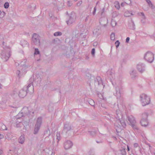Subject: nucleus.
Masks as SVG:
<instances>
[{
    "mask_svg": "<svg viewBox=\"0 0 155 155\" xmlns=\"http://www.w3.org/2000/svg\"><path fill=\"white\" fill-rule=\"evenodd\" d=\"M115 118H116L117 119V121L118 122V123H119L120 124V125L119 124V127L117 126V129H116L117 132H119V131L121 130V126H122L124 128L126 126V124L125 121V118L119 110H116Z\"/></svg>",
    "mask_w": 155,
    "mask_h": 155,
    "instance_id": "obj_1",
    "label": "nucleus"
},
{
    "mask_svg": "<svg viewBox=\"0 0 155 155\" xmlns=\"http://www.w3.org/2000/svg\"><path fill=\"white\" fill-rule=\"evenodd\" d=\"M124 94L122 87L120 85L117 86L115 88V91L114 93V95L117 97V99H122Z\"/></svg>",
    "mask_w": 155,
    "mask_h": 155,
    "instance_id": "obj_2",
    "label": "nucleus"
},
{
    "mask_svg": "<svg viewBox=\"0 0 155 155\" xmlns=\"http://www.w3.org/2000/svg\"><path fill=\"white\" fill-rule=\"evenodd\" d=\"M140 101L143 106L149 104L150 101V98L147 95L143 94L140 96Z\"/></svg>",
    "mask_w": 155,
    "mask_h": 155,
    "instance_id": "obj_3",
    "label": "nucleus"
},
{
    "mask_svg": "<svg viewBox=\"0 0 155 155\" xmlns=\"http://www.w3.org/2000/svg\"><path fill=\"white\" fill-rule=\"evenodd\" d=\"M1 53L2 58L5 61H7L10 56V49L8 48H3Z\"/></svg>",
    "mask_w": 155,
    "mask_h": 155,
    "instance_id": "obj_4",
    "label": "nucleus"
},
{
    "mask_svg": "<svg viewBox=\"0 0 155 155\" xmlns=\"http://www.w3.org/2000/svg\"><path fill=\"white\" fill-rule=\"evenodd\" d=\"M32 78H30L29 80L30 83H28V84L27 86L24 87L26 91H28V93L30 94L33 93L34 91V87L32 84Z\"/></svg>",
    "mask_w": 155,
    "mask_h": 155,
    "instance_id": "obj_5",
    "label": "nucleus"
},
{
    "mask_svg": "<svg viewBox=\"0 0 155 155\" xmlns=\"http://www.w3.org/2000/svg\"><path fill=\"white\" fill-rule=\"evenodd\" d=\"M144 58L149 63H152L154 59V54L151 52L148 51L145 54Z\"/></svg>",
    "mask_w": 155,
    "mask_h": 155,
    "instance_id": "obj_6",
    "label": "nucleus"
},
{
    "mask_svg": "<svg viewBox=\"0 0 155 155\" xmlns=\"http://www.w3.org/2000/svg\"><path fill=\"white\" fill-rule=\"evenodd\" d=\"M148 114L147 113H143L142 115V118L141 119L140 123L142 126L146 127L148 124V122L147 120V117Z\"/></svg>",
    "mask_w": 155,
    "mask_h": 155,
    "instance_id": "obj_7",
    "label": "nucleus"
},
{
    "mask_svg": "<svg viewBox=\"0 0 155 155\" xmlns=\"http://www.w3.org/2000/svg\"><path fill=\"white\" fill-rule=\"evenodd\" d=\"M73 130V127L71 124L67 122L64 124L63 131L66 134H68V135H69L71 130Z\"/></svg>",
    "mask_w": 155,
    "mask_h": 155,
    "instance_id": "obj_8",
    "label": "nucleus"
},
{
    "mask_svg": "<svg viewBox=\"0 0 155 155\" xmlns=\"http://www.w3.org/2000/svg\"><path fill=\"white\" fill-rule=\"evenodd\" d=\"M42 118L41 117H39L37 118L34 130V134H36L38 133L42 123Z\"/></svg>",
    "mask_w": 155,
    "mask_h": 155,
    "instance_id": "obj_9",
    "label": "nucleus"
},
{
    "mask_svg": "<svg viewBox=\"0 0 155 155\" xmlns=\"http://www.w3.org/2000/svg\"><path fill=\"white\" fill-rule=\"evenodd\" d=\"M76 14L74 12H72L69 16L68 20L66 21L67 25H70L74 23L76 20Z\"/></svg>",
    "mask_w": 155,
    "mask_h": 155,
    "instance_id": "obj_10",
    "label": "nucleus"
},
{
    "mask_svg": "<svg viewBox=\"0 0 155 155\" xmlns=\"http://www.w3.org/2000/svg\"><path fill=\"white\" fill-rule=\"evenodd\" d=\"M40 36L38 34L35 33L32 37V40L34 44L37 46L40 45Z\"/></svg>",
    "mask_w": 155,
    "mask_h": 155,
    "instance_id": "obj_11",
    "label": "nucleus"
},
{
    "mask_svg": "<svg viewBox=\"0 0 155 155\" xmlns=\"http://www.w3.org/2000/svg\"><path fill=\"white\" fill-rule=\"evenodd\" d=\"M33 79V82L35 83L37 85H39L41 81V78L40 77V76L38 74L35 75V77L34 78L31 77Z\"/></svg>",
    "mask_w": 155,
    "mask_h": 155,
    "instance_id": "obj_12",
    "label": "nucleus"
},
{
    "mask_svg": "<svg viewBox=\"0 0 155 155\" xmlns=\"http://www.w3.org/2000/svg\"><path fill=\"white\" fill-rule=\"evenodd\" d=\"M137 68L138 70L141 73H143L145 71V66L143 63H139L137 65Z\"/></svg>",
    "mask_w": 155,
    "mask_h": 155,
    "instance_id": "obj_13",
    "label": "nucleus"
},
{
    "mask_svg": "<svg viewBox=\"0 0 155 155\" xmlns=\"http://www.w3.org/2000/svg\"><path fill=\"white\" fill-rule=\"evenodd\" d=\"M94 81L95 86H98L100 85H103L102 81L100 77H97Z\"/></svg>",
    "mask_w": 155,
    "mask_h": 155,
    "instance_id": "obj_14",
    "label": "nucleus"
},
{
    "mask_svg": "<svg viewBox=\"0 0 155 155\" xmlns=\"http://www.w3.org/2000/svg\"><path fill=\"white\" fill-rule=\"evenodd\" d=\"M73 145V143L70 140H66L64 143V147L65 149L67 150L70 148Z\"/></svg>",
    "mask_w": 155,
    "mask_h": 155,
    "instance_id": "obj_15",
    "label": "nucleus"
},
{
    "mask_svg": "<svg viewBox=\"0 0 155 155\" xmlns=\"http://www.w3.org/2000/svg\"><path fill=\"white\" fill-rule=\"evenodd\" d=\"M28 91L23 87L19 92L18 96L20 98H23L25 97L27 94Z\"/></svg>",
    "mask_w": 155,
    "mask_h": 155,
    "instance_id": "obj_16",
    "label": "nucleus"
},
{
    "mask_svg": "<svg viewBox=\"0 0 155 155\" xmlns=\"http://www.w3.org/2000/svg\"><path fill=\"white\" fill-rule=\"evenodd\" d=\"M128 120L130 123V124L136 123L135 117L132 115L128 116L127 117Z\"/></svg>",
    "mask_w": 155,
    "mask_h": 155,
    "instance_id": "obj_17",
    "label": "nucleus"
},
{
    "mask_svg": "<svg viewBox=\"0 0 155 155\" xmlns=\"http://www.w3.org/2000/svg\"><path fill=\"white\" fill-rule=\"evenodd\" d=\"M22 111V113H23L24 117H27L28 118L31 112L29 111L28 108L26 107H24L23 108Z\"/></svg>",
    "mask_w": 155,
    "mask_h": 155,
    "instance_id": "obj_18",
    "label": "nucleus"
},
{
    "mask_svg": "<svg viewBox=\"0 0 155 155\" xmlns=\"http://www.w3.org/2000/svg\"><path fill=\"white\" fill-rule=\"evenodd\" d=\"M117 155H126L125 147L122 148L121 149L117 151Z\"/></svg>",
    "mask_w": 155,
    "mask_h": 155,
    "instance_id": "obj_19",
    "label": "nucleus"
},
{
    "mask_svg": "<svg viewBox=\"0 0 155 155\" xmlns=\"http://www.w3.org/2000/svg\"><path fill=\"white\" fill-rule=\"evenodd\" d=\"M25 140V135L23 134L19 137L18 140V142L19 143L23 144L24 143Z\"/></svg>",
    "mask_w": 155,
    "mask_h": 155,
    "instance_id": "obj_20",
    "label": "nucleus"
},
{
    "mask_svg": "<svg viewBox=\"0 0 155 155\" xmlns=\"http://www.w3.org/2000/svg\"><path fill=\"white\" fill-rule=\"evenodd\" d=\"M130 75L132 79H134L137 76L136 71L134 70H132L130 73Z\"/></svg>",
    "mask_w": 155,
    "mask_h": 155,
    "instance_id": "obj_21",
    "label": "nucleus"
},
{
    "mask_svg": "<svg viewBox=\"0 0 155 155\" xmlns=\"http://www.w3.org/2000/svg\"><path fill=\"white\" fill-rule=\"evenodd\" d=\"M130 125L135 131H137L138 132H139L140 131V130L137 126V123L135 124H133Z\"/></svg>",
    "mask_w": 155,
    "mask_h": 155,
    "instance_id": "obj_22",
    "label": "nucleus"
},
{
    "mask_svg": "<svg viewBox=\"0 0 155 155\" xmlns=\"http://www.w3.org/2000/svg\"><path fill=\"white\" fill-rule=\"evenodd\" d=\"M107 23V20L105 18H101L100 20V24L103 26H105Z\"/></svg>",
    "mask_w": 155,
    "mask_h": 155,
    "instance_id": "obj_23",
    "label": "nucleus"
},
{
    "mask_svg": "<svg viewBox=\"0 0 155 155\" xmlns=\"http://www.w3.org/2000/svg\"><path fill=\"white\" fill-rule=\"evenodd\" d=\"M128 26L129 28L131 29L134 30L135 29V25L133 21L129 23Z\"/></svg>",
    "mask_w": 155,
    "mask_h": 155,
    "instance_id": "obj_24",
    "label": "nucleus"
},
{
    "mask_svg": "<svg viewBox=\"0 0 155 155\" xmlns=\"http://www.w3.org/2000/svg\"><path fill=\"white\" fill-rule=\"evenodd\" d=\"M0 129L2 130H7V128L3 123H0Z\"/></svg>",
    "mask_w": 155,
    "mask_h": 155,
    "instance_id": "obj_25",
    "label": "nucleus"
},
{
    "mask_svg": "<svg viewBox=\"0 0 155 155\" xmlns=\"http://www.w3.org/2000/svg\"><path fill=\"white\" fill-rule=\"evenodd\" d=\"M107 75L108 76L109 78H110L113 77V76L114 75V73L112 72V70H109L107 72Z\"/></svg>",
    "mask_w": 155,
    "mask_h": 155,
    "instance_id": "obj_26",
    "label": "nucleus"
},
{
    "mask_svg": "<svg viewBox=\"0 0 155 155\" xmlns=\"http://www.w3.org/2000/svg\"><path fill=\"white\" fill-rule=\"evenodd\" d=\"M133 15L132 12L128 11H126L124 13V15L126 17H129Z\"/></svg>",
    "mask_w": 155,
    "mask_h": 155,
    "instance_id": "obj_27",
    "label": "nucleus"
},
{
    "mask_svg": "<svg viewBox=\"0 0 155 155\" xmlns=\"http://www.w3.org/2000/svg\"><path fill=\"white\" fill-rule=\"evenodd\" d=\"M88 132L93 137L95 136L97 134V131L95 130L92 131H88Z\"/></svg>",
    "mask_w": 155,
    "mask_h": 155,
    "instance_id": "obj_28",
    "label": "nucleus"
},
{
    "mask_svg": "<svg viewBox=\"0 0 155 155\" xmlns=\"http://www.w3.org/2000/svg\"><path fill=\"white\" fill-rule=\"evenodd\" d=\"M29 118H28V120L27 121H25L23 120L22 122V125L24 126V127H25L26 126H27L29 124Z\"/></svg>",
    "mask_w": 155,
    "mask_h": 155,
    "instance_id": "obj_29",
    "label": "nucleus"
},
{
    "mask_svg": "<svg viewBox=\"0 0 155 155\" xmlns=\"http://www.w3.org/2000/svg\"><path fill=\"white\" fill-rule=\"evenodd\" d=\"M114 6H115V7L117 9L119 10L120 8V4H119V2H114Z\"/></svg>",
    "mask_w": 155,
    "mask_h": 155,
    "instance_id": "obj_30",
    "label": "nucleus"
},
{
    "mask_svg": "<svg viewBox=\"0 0 155 155\" xmlns=\"http://www.w3.org/2000/svg\"><path fill=\"white\" fill-rule=\"evenodd\" d=\"M23 117H24L23 113H22V112H20L16 116V118L17 119H18Z\"/></svg>",
    "mask_w": 155,
    "mask_h": 155,
    "instance_id": "obj_31",
    "label": "nucleus"
},
{
    "mask_svg": "<svg viewBox=\"0 0 155 155\" xmlns=\"http://www.w3.org/2000/svg\"><path fill=\"white\" fill-rule=\"evenodd\" d=\"M21 45L23 47H24V46H25V45H28V42L26 41L25 40H22L21 41Z\"/></svg>",
    "mask_w": 155,
    "mask_h": 155,
    "instance_id": "obj_32",
    "label": "nucleus"
},
{
    "mask_svg": "<svg viewBox=\"0 0 155 155\" xmlns=\"http://www.w3.org/2000/svg\"><path fill=\"white\" fill-rule=\"evenodd\" d=\"M95 153L93 150L91 149L88 152L87 155H94Z\"/></svg>",
    "mask_w": 155,
    "mask_h": 155,
    "instance_id": "obj_33",
    "label": "nucleus"
},
{
    "mask_svg": "<svg viewBox=\"0 0 155 155\" xmlns=\"http://www.w3.org/2000/svg\"><path fill=\"white\" fill-rule=\"evenodd\" d=\"M105 9L104 8L101 11V15L102 16H104L105 15Z\"/></svg>",
    "mask_w": 155,
    "mask_h": 155,
    "instance_id": "obj_34",
    "label": "nucleus"
},
{
    "mask_svg": "<svg viewBox=\"0 0 155 155\" xmlns=\"http://www.w3.org/2000/svg\"><path fill=\"white\" fill-rule=\"evenodd\" d=\"M62 35V33L61 32L58 31L55 32L54 35L55 36H61Z\"/></svg>",
    "mask_w": 155,
    "mask_h": 155,
    "instance_id": "obj_35",
    "label": "nucleus"
},
{
    "mask_svg": "<svg viewBox=\"0 0 155 155\" xmlns=\"http://www.w3.org/2000/svg\"><path fill=\"white\" fill-rule=\"evenodd\" d=\"M146 2H147V3L148 4V5H149L150 7L152 8H153V5L152 4L151 1L150 0H146Z\"/></svg>",
    "mask_w": 155,
    "mask_h": 155,
    "instance_id": "obj_36",
    "label": "nucleus"
},
{
    "mask_svg": "<svg viewBox=\"0 0 155 155\" xmlns=\"http://www.w3.org/2000/svg\"><path fill=\"white\" fill-rule=\"evenodd\" d=\"M40 54V51H39L38 49L37 48H35L34 54L37 55V54Z\"/></svg>",
    "mask_w": 155,
    "mask_h": 155,
    "instance_id": "obj_37",
    "label": "nucleus"
},
{
    "mask_svg": "<svg viewBox=\"0 0 155 155\" xmlns=\"http://www.w3.org/2000/svg\"><path fill=\"white\" fill-rule=\"evenodd\" d=\"M110 38L112 40H114L115 39V35L114 33H112L110 36Z\"/></svg>",
    "mask_w": 155,
    "mask_h": 155,
    "instance_id": "obj_38",
    "label": "nucleus"
},
{
    "mask_svg": "<svg viewBox=\"0 0 155 155\" xmlns=\"http://www.w3.org/2000/svg\"><path fill=\"white\" fill-rule=\"evenodd\" d=\"M89 104L92 106H94V102L92 100H90L89 101Z\"/></svg>",
    "mask_w": 155,
    "mask_h": 155,
    "instance_id": "obj_39",
    "label": "nucleus"
},
{
    "mask_svg": "<svg viewBox=\"0 0 155 155\" xmlns=\"http://www.w3.org/2000/svg\"><path fill=\"white\" fill-rule=\"evenodd\" d=\"M95 49L94 48L92 49L91 51V54L93 57H94L95 56Z\"/></svg>",
    "mask_w": 155,
    "mask_h": 155,
    "instance_id": "obj_40",
    "label": "nucleus"
},
{
    "mask_svg": "<svg viewBox=\"0 0 155 155\" xmlns=\"http://www.w3.org/2000/svg\"><path fill=\"white\" fill-rule=\"evenodd\" d=\"M9 6V4L8 2H6L4 4V7L5 8H8Z\"/></svg>",
    "mask_w": 155,
    "mask_h": 155,
    "instance_id": "obj_41",
    "label": "nucleus"
},
{
    "mask_svg": "<svg viewBox=\"0 0 155 155\" xmlns=\"http://www.w3.org/2000/svg\"><path fill=\"white\" fill-rule=\"evenodd\" d=\"M22 123L21 122H19L18 123L16 124V127H19L21 126Z\"/></svg>",
    "mask_w": 155,
    "mask_h": 155,
    "instance_id": "obj_42",
    "label": "nucleus"
},
{
    "mask_svg": "<svg viewBox=\"0 0 155 155\" xmlns=\"http://www.w3.org/2000/svg\"><path fill=\"white\" fill-rule=\"evenodd\" d=\"M120 42L119 41H117L115 42V45H116V48H118L119 45H120Z\"/></svg>",
    "mask_w": 155,
    "mask_h": 155,
    "instance_id": "obj_43",
    "label": "nucleus"
},
{
    "mask_svg": "<svg viewBox=\"0 0 155 155\" xmlns=\"http://www.w3.org/2000/svg\"><path fill=\"white\" fill-rule=\"evenodd\" d=\"M98 96L101 99L103 98L102 95L100 93L98 92L97 93Z\"/></svg>",
    "mask_w": 155,
    "mask_h": 155,
    "instance_id": "obj_44",
    "label": "nucleus"
},
{
    "mask_svg": "<svg viewBox=\"0 0 155 155\" xmlns=\"http://www.w3.org/2000/svg\"><path fill=\"white\" fill-rule=\"evenodd\" d=\"M5 13L4 12H1V11L0 10V16L3 17H4L5 15Z\"/></svg>",
    "mask_w": 155,
    "mask_h": 155,
    "instance_id": "obj_45",
    "label": "nucleus"
},
{
    "mask_svg": "<svg viewBox=\"0 0 155 155\" xmlns=\"http://www.w3.org/2000/svg\"><path fill=\"white\" fill-rule=\"evenodd\" d=\"M72 2L71 1H68L67 2V5L68 7H70L72 5Z\"/></svg>",
    "mask_w": 155,
    "mask_h": 155,
    "instance_id": "obj_46",
    "label": "nucleus"
},
{
    "mask_svg": "<svg viewBox=\"0 0 155 155\" xmlns=\"http://www.w3.org/2000/svg\"><path fill=\"white\" fill-rule=\"evenodd\" d=\"M116 22L114 21H112L111 23V25L113 27L115 26L116 25Z\"/></svg>",
    "mask_w": 155,
    "mask_h": 155,
    "instance_id": "obj_47",
    "label": "nucleus"
},
{
    "mask_svg": "<svg viewBox=\"0 0 155 155\" xmlns=\"http://www.w3.org/2000/svg\"><path fill=\"white\" fill-rule=\"evenodd\" d=\"M139 146V144L138 143H135L134 144V147L135 148H137Z\"/></svg>",
    "mask_w": 155,
    "mask_h": 155,
    "instance_id": "obj_48",
    "label": "nucleus"
},
{
    "mask_svg": "<svg viewBox=\"0 0 155 155\" xmlns=\"http://www.w3.org/2000/svg\"><path fill=\"white\" fill-rule=\"evenodd\" d=\"M12 97L14 99L16 97H17V94H15V93L13 94L12 95Z\"/></svg>",
    "mask_w": 155,
    "mask_h": 155,
    "instance_id": "obj_49",
    "label": "nucleus"
},
{
    "mask_svg": "<svg viewBox=\"0 0 155 155\" xmlns=\"http://www.w3.org/2000/svg\"><path fill=\"white\" fill-rule=\"evenodd\" d=\"M82 3V1H79L77 3V6H79L81 5Z\"/></svg>",
    "mask_w": 155,
    "mask_h": 155,
    "instance_id": "obj_50",
    "label": "nucleus"
},
{
    "mask_svg": "<svg viewBox=\"0 0 155 155\" xmlns=\"http://www.w3.org/2000/svg\"><path fill=\"white\" fill-rule=\"evenodd\" d=\"M96 11V7L95 6L94 8V11L93 12V14L94 15H95Z\"/></svg>",
    "mask_w": 155,
    "mask_h": 155,
    "instance_id": "obj_51",
    "label": "nucleus"
},
{
    "mask_svg": "<svg viewBox=\"0 0 155 155\" xmlns=\"http://www.w3.org/2000/svg\"><path fill=\"white\" fill-rule=\"evenodd\" d=\"M145 19H146V18H142V19H141V21L142 23L144 24L145 23Z\"/></svg>",
    "mask_w": 155,
    "mask_h": 155,
    "instance_id": "obj_52",
    "label": "nucleus"
},
{
    "mask_svg": "<svg viewBox=\"0 0 155 155\" xmlns=\"http://www.w3.org/2000/svg\"><path fill=\"white\" fill-rule=\"evenodd\" d=\"M60 134L59 133H57V139L59 140L60 139V138L59 137Z\"/></svg>",
    "mask_w": 155,
    "mask_h": 155,
    "instance_id": "obj_53",
    "label": "nucleus"
},
{
    "mask_svg": "<svg viewBox=\"0 0 155 155\" xmlns=\"http://www.w3.org/2000/svg\"><path fill=\"white\" fill-rule=\"evenodd\" d=\"M140 14L141 15V16H142V18H145V16L144 15V14L143 13V12H141L140 13Z\"/></svg>",
    "mask_w": 155,
    "mask_h": 155,
    "instance_id": "obj_54",
    "label": "nucleus"
},
{
    "mask_svg": "<svg viewBox=\"0 0 155 155\" xmlns=\"http://www.w3.org/2000/svg\"><path fill=\"white\" fill-rule=\"evenodd\" d=\"M130 40V38L129 37H127L126 39V42L128 43L129 41Z\"/></svg>",
    "mask_w": 155,
    "mask_h": 155,
    "instance_id": "obj_55",
    "label": "nucleus"
},
{
    "mask_svg": "<svg viewBox=\"0 0 155 155\" xmlns=\"http://www.w3.org/2000/svg\"><path fill=\"white\" fill-rule=\"evenodd\" d=\"M89 18V15L87 16V17H86L85 19V21H88V20Z\"/></svg>",
    "mask_w": 155,
    "mask_h": 155,
    "instance_id": "obj_56",
    "label": "nucleus"
},
{
    "mask_svg": "<svg viewBox=\"0 0 155 155\" xmlns=\"http://www.w3.org/2000/svg\"><path fill=\"white\" fill-rule=\"evenodd\" d=\"M4 137V136L3 134H0V139L3 138Z\"/></svg>",
    "mask_w": 155,
    "mask_h": 155,
    "instance_id": "obj_57",
    "label": "nucleus"
},
{
    "mask_svg": "<svg viewBox=\"0 0 155 155\" xmlns=\"http://www.w3.org/2000/svg\"><path fill=\"white\" fill-rule=\"evenodd\" d=\"M20 72V71L19 70H18L16 72V74H18V76H20L19 74Z\"/></svg>",
    "mask_w": 155,
    "mask_h": 155,
    "instance_id": "obj_58",
    "label": "nucleus"
},
{
    "mask_svg": "<svg viewBox=\"0 0 155 155\" xmlns=\"http://www.w3.org/2000/svg\"><path fill=\"white\" fill-rule=\"evenodd\" d=\"M99 29H95L93 31V33H97V30L99 31Z\"/></svg>",
    "mask_w": 155,
    "mask_h": 155,
    "instance_id": "obj_59",
    "label": "nucleus"
},
{
    "mask_svg": "<svg viewBox=\"0 0 155 155\" xmlns=\"http://www.w3.org/2000/svg\"><path fill=\"white\" fill-rule=\"evenodd\" d=\"M4 39V37L3 35H0V40L1 39Z\"/></svg>",
    "mask_w": 155,
    "mask_h": 155,
    "instance_id": "obj_60",
    "label": "nucleus"
},
{
    "mask_svg": "<svg viewBox=\"0 0 155 155\" xmlns=\"http://www.w3.org/2000/svg\"><path fill=\"white\" fill-rule=\"evenodd\" d=\"M125 3H123V2H122L121 4V6L122 7H123L124 5H125Z\"/></svg>",
    "mask_w": 155,
    "mask_h": 155,
    "instance_id": "obj_61",
    "label": "nucleus"
},
{
    "mask_svg": "<svg viewBox=\"0 0 155 155\" xmlns=\"http://www.w3.org/2000/svg\"><path fill=\"white\" fill-rule=\"evenodd\" d=\"M3 151L2 149H0V155L2 154L3 153Z\"/></svg>",
    "mask_w": 155,
    "mask_h": 155,
    "instance_id": "obj_62",
    "label": "nucleus"
},
{
    "mask_svg": "<svg viewBox=\"0 0 155 155\" xmlns=\"http://www.w3.org/2000/svg\"><path fill=\"white\" fill-rule=\"evenodd\" d=\"M11 107L14 108H17L18 107L17 106H11Z\"/></svg>",
    "mask_w": 155,
    "mask_h": 155,
    "instance_id": "obj_63",
    "label": "nucleus"
},
{
    "mask_svg": "<svg viewBox=\"0 0 155 155\" xmlns=\"http://www.w3.org/2000/svg\"><path fill=\"white\" fill-rule=\"evenodd\" d=\"M97 45V43L96 42H94L93 44V45L94 46L96 45Z\"/></svg>",
    "mask_w": 155,
    "mask_h": 155,
    "instance_id": "obj_64",
    "label": "nucleus"
}]
</instances>
